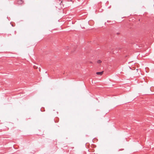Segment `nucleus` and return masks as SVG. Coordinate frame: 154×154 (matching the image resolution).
I'll return each mask as SVG.
<instances>
[{"label":"nucleus","mask_w":154,"mask_h":154,"mask_svg":"<svg viewBox=\"0 0 154 154\" xmlns=\"http://www.w3.org/2000/svg\"><path fill=\"white\" fill-rule=\"evenodd\" d=\"M103 71L101 72H98L96 73V74L97 75H102L103 73Z\"/></svg>","instance_id":"f257e3e1"},{"label":"nucleus","mask_w":154,"mask_h":154,"mask_svg":"<svg viewBox=\"0 0 154 154\" xmlns=\"http://www.w3.org/2000/svg\"><path fill=\"white\" fill-rule=\"evenodd\" d=\"M102 62V61L100 60H99L97 61V63H100Z\"/></svg>","instance_id":"f03ea898"}]
</instances>
